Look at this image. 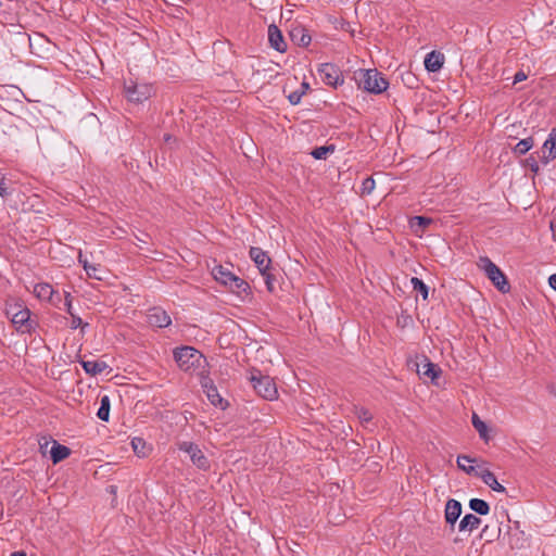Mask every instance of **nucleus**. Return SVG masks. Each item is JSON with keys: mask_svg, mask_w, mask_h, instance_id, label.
<instances>
[{"mask_svg": "<svg viewBox=\"0 0 556 556\" xmlns=\"http://www.w3.org/2000/svg\"><path fill=\"white\" fill-rule=\"evenodd\" d=\"M212 275L216 281L228 287L231 283V281H238L237 276L223 265L214 266L212 269Z\"/></svg>", "mask_w": 556, "mask_h": 556, "instance_id": "obj_17", "label": "nucleus"}, {"mask_svg": "<svg viewBox=\"0 0 556 556\" xmlns=\"http://www.w3.org/2000/svg\"><path fill=\"white\" fill-rule=\"evenodd\" d=\"M431 219L425 216H415L412 219V226H419L421 228H426L431 224Z\"/></svg>", "mask_w": 556, "mask_h": 556, "instance_id": "obj_35", "label": "nucleus"}, {"mask_svg": "<svg viewBox=\"0 0 556 556\" xmlns=\"http://www.w3.org/2000/svg\"><path fill=\"white\" fill-rule=\"evenodd\" d=\"M51 460L53 464H58L71 455V448L66 445H62L58 443L55 440H52V446L49 451Z\"/></svg>", "mask_w": 556, "mask_h": 556, "instance_id": "obj_20", "label": "nucleus"}, {"mask_svg": "<svg viewBox=\"0 0 556 556\" xmlns=\"http://www.w3.org/2000/svg\"><path fill=\"white\" fill-rule=\"evenodd\" d=\"M410 283L413 286V289L422 295L424 300L428 299L429 288L421 279L413 277L410 279Z\"/></svg>", "mask_w": 556, "mask_h": 556, "instance_id": "obj_30", "label": "nucleus"}, {"mask_svg": "<svg viewBox=\"0 0 556 556\" xmlns=\"http://www.w3.org/2000/svg\"><path fill=\"white\" fill-rule=\"evenodd\" d=\"M111 400L109 395H103L100 400V407L97 412V417L102 421L110 419Z\"/></svg>", "mask_w": 556, "mask_h": 556, "instance_id": "obj_25", "label": "nucleus"}, {"mask_svg": "<svg viewBox=\"0 0 556 556\" xmlns=\"http://www.w3.org/2000/svg\"><path fill=\"white\" fill-rule=\"evenodd\" d=\"M473 428L478 431L480 438L484 441H489L488 426L482 421L479 416L473 413L471 417Z\"/></svg>", "mask_w": 556, "mask_h": 556, "instance_id": "obj_26", "label": "nucleus"}, {"mask_svg": "<svg viewBox=\"0 0 556 556\" xmlns=\"http://www.w3.org/2000/svg\"><path fill=\"white\" fill-rule=\"evenodd\" d=\"M101 1H102L103 3H106V2H108V0H101Z\"/></svg>", "mask_w": 556, "mask_h": 556, "instance_id": "obj_50", "label": "nucleus"}, {"mask_svg": "<svg viewBox=\"0 0 556 556\" xmlns=\"http://www.w3.org/2000/svg\"><path fill=\"white\" fill-rule=\"evenodd\" d=\"M268 41L270 47L278 52H285L287 50V43L281 30L275 24L268 26Z\"/></svg>", "mask_w": 556, "mask_h": 556, "instance_id": "obj_16", "label": "nucleus"}, {"mask_svg": "<svg viewBox=\"0 0 556 556\" xmlns=\"http://www.w3.org/2000/svg\"><path fill=\"white\" fill-rule=\"evenodd\" d=\"M237 280L238 281H231L229 287L237 291H245L247 288L249 287V285L243 279L239 278L238 276H237Z\"/></svg>", "mask_w": 556, "mask_h": 556, "instance_id": "obj_37", "label": "nucleus"}, {"mask_svg": "<svg viewBox=\"0 0 556 556\" xmlns=\"http://www.w3.org/2000/svg\"><path fill=\"white\" fill-rule=\"evenodd\" d=\"M5 313L17 331L29 333L34 329L30 320V311L22 303H7Z\"/></svg>", "mask_w": 556, "mask_h": 556, "instance_id": "obj_4", "label": "nucleus"}, {"mask_svg": "<svg viewBox=\"0 0 556 556\" xmlns=\"http://www.w3.org/2000/svg\"><path fill=\"white\" fill-rule=\"evenodd\" d=\"M78 261L79 263L83 265L84 269L86 270L87 275L90 277V278H94V279H101V277L94 273H91L89 271V268H90V265L88 263V261L86 258H84L81 252H79V255H78Z\"/></svg>", "mask_w": 556, "mask_h": 556, "instance_id": "obj_34", "label": "nucleus"}, {"mask_svg": "<svg viewBox=\"0 0 556 556\" xmlns=\"http://www.w3.org/2000/svg\"><path fill=\"white\" fill-rule=\"evenodd\" d=\"M334 151L333 146H323L315 148L311 155L316 160H325L328 153H331Z\"/></svg>", "mask_w": 556, "mask_h": 556, "instance_id": "obj_31", "label": "nucleus"}, {"mask_svg": "<svg viewBox=\"0 0 556 556\" xmlns=\"http://www.w3.org/2000/svg\"><path fill=\"white\" fill-rule=\"evenodd\" d=\"M441 372L440 367L428 359H426V363L422 365V370H419V374L430 378L433 382L440 377Z\"/></svg>", "mask_w": 556, "mask_h": 556, "instance_id": "obj_24", "label": "nucleus"}, {"mask_svg": "<svg viewBox=\"0 0 556 556\" xmlns=\"http://www.w3.org/2000/svg\"><path fill=\"white\" fill-rule=\"evenodd\" d=\"M462 515V504L457 500L450 498L445 504L444 518L446 523L454 528Z\"/></svg>", "mask_w": 556, "mask_h": 556, "instance_id": "obj_14", "label": "nucleus"}, {"mask_svg": "<svg viewBox=\"0 0 556 556\" xmlns=\"http://www.w3.org/2000/svg\"><path fill=\"white\" fill-rule=\"evenodd\" d=\"M251 260L255 263L261 274H265L270 269L271 260L261 248L252 247L249 251Z\"/></svg>", "mask_w": 556, "mask_h": 556, "instance_id": "obj_11", "label": "nucleus"}, {"mask_svg": "<svg viewBox=\"0 0 556 556\" xmlns=\"http://www.w3.org/2000/svg\"><path fill=\"white\" fill-rule=\"evenodd\" d=\"M71 317H72V321H71V328L72 329H77L78 327H87L88 324H83V320L79 316H77L76 314H71Z\"/></svg>", "mask_w": 556, "mask_h": 556, "instance_id": "obj_40", "label": "nucleus"}, {"mask_svg": "<svg viewBox=\"0 0 556 556\" xmlns=\"http://www.w3.org/2000/svg\"><path fill=\"white\" fill-rule=\"evenodd\" d=\"M464 462H465V460H463V462H462V464H463L465 467H469V466H468V463H465V464H464Z\"/></svg>", "mask_w": 556, "mask_h": 556, "instance_id": "obj_49", "label": "nucleus"}, {"mask_svg": "<svg viewBox=\"0 0 556 556\" xmlns=\"http://www.w3.org/2000/svg\"><path fill=\"white\" fill-rule=\"evenodd\" d=\"M11 194H12V192H11V190L8 188V186L5 184V179L3 177L0 178V197L7 198V197H9Z\"/></svg>", "mask_w": 556, "mask_h": 556, "instance_id": "obj_41", "label": "nucleus"}, {"mask_svg": "<svg viewBox=\"0 0 556 556\" xmlns=\"http://www.w3.org/2000/svg\"><path fill=\"white\" fill-rule=\"evenodd\" d=\"M11 556H27L25 552L18 551L11 554Z\"/></svg>", "mask_w": 556, "mask_h": 556, "instance_id": "obj_48", "label": "nucleus"}, {"mask_svg": "<svg viewBox=\"0 0 556 556\" xmlns=\"http://www.w3.org/2000/svg\"><path fill=\"white\" fill-rule=\"evenodd\" d=\"M556 159V128H553L547 139L542 146L540 160L543 164H548Z\"/></svg>", "mask_w": 556, "mask_h": 556, "instance_id": "obj_10", "label": "nucleus"}, {"mask_svg": "<svg viewBox=\"0 0 556 556\" xmlns=\"http://www.w3.org/2000/svg\"><path fill=\"white\" fill-rule=\"evenodd\" d=\"M425 67L429 72H438L442 68L444 63V55L440 52L432 51L425 58Z\"/></svg>", "mask_w": 556, "mask_h": 556, "instance_id": "obj_21", "label": "nucleus"}, {"mask_svg": "<svg viewBox=\"0 0 556 556\" xmlns=\"http://www.w3.org/2000/svg\"><path fill=\"white\" fill-rule=\"evenodd\" d=\"M318 73L321 80L333 88L341 86L344 83L342 72L338 66L331 63H324L319 66Z\"/></svg>", "mask_w": 556, "mask_h": 556, "instance_id": "obj_9", "label": "nucleus"}, {"mask_svg": "<svg viewBox=\"0 0 556 556\" xmlns=\"http://www.w3.org/2000/svg\"><path fill=\"white\" fill-rule=\"evenodd\" d=\"M52 440L51 438H47V437H42L40 440H39V450H40V453L42 455H46L47 452H48V446L50 443H52Z\"/></svg>", "mask_w": 556, "mask_h": 556, "instance_id": "obj_38", "label": "nucleus"}, {"mask_svg": "<svg viewBox=\"0 0 556 556\" xmlns=\"http://www.w3.org/2000/svg\"><path fill=\"white\" fill-rule=\"evenodd\" d=\"M469 507L471 510L482 516H485L490 513L489 504L481 498H471L469 501Z\"/></svg>", "mask_w": 556, "mask_h": 556, "instance_id": "obj_27", "label": "nucleus"}, {"mask_svg": "<svg viewBox=\"0 0 556 556\" xmlns=\"http://www.w3.org/2000/svg\"><path fill=\"white\" fill-rule=\"evenodd\" d=\"M548 283L556 291V274L549 276Z\"/></svg>", "mask_w": 556, "mask_h": 556, "instance_id": "obj_45", "label": "nucleus"}, {"mask_svg": "<svg viewBox=\"0 0 556 556\" xmlns=\"http://www.w3.org/2000/svg\"><path fill=\"white\" fill-rule=\"evenodd\" d=\"M131 446H132L134 452L138 456H146V442H144L143 439H141V438H134L131 440Z\"/></svg>", "mask_w": 556, "mask_h": 556, "instance_id": "obj_32", "label": "nucleus"}, {"mask_svg": "<svg viewBox=\"0 0 556 556\" xmlns=\"http://www.w3.org/2000/svg\"><path fill=\"white\" fill-rule=\"evenodd\" d=\"M147 317L148 323L154 327L165 328L172 324L169 315L161 307H153L149 309Z\"/></svg>", "mask_w": 556, "mask_h": 556, "instance_id": "obj_12", "label": "nucleus"}, {"mask_svg": "<svg viewBox=\"0 0 556 556\" xmlns=\"http://www.w3.org/2000/svg\"><path fill=\"white\" fill-rule=\"evenodd\" d=\"M291 40L299 47H307L311 41V35L303 26L293 27L290 31Z\"/></svg>", "mask_w": 556, "mask_h": 556, "instance_id": "obj_18", "label": "nucleus"}, {"mask_svg": "<svg viewBox=\"0 0 556 556\" xmlns=\"http://www.w3.org/2000/svg\"><path fill=\"white\" fill-rule=\"evenodd\" d=\"M481 523V519L473 514H467L460 520L458 528L459 531H473Z\"/></svg>", "mask_w": 556, "mask_h": 556, "instance_id": "obj_23", "label": "nucleus"}, {"mask_svg": "<svg viewBox=\"0 0 556 556\" xmlns=\"http://www.w3.org/2000/svg\"><path fill=\"white\" fill-rule=\"evenodd\" d=\"M178 450L185 452L189 455L192 464L201 469L208 470L210 469V460L201 451L198 444L189 441H182L177 444Z\"/></svg>", "mask_w": 556, "mask_h": 556, "instance_id": "obj_8", "label": "nucleus"}, {"mask_svg": "<svg viewBox=\"0 0 556 556\" xmlns=\"http://www.w3.org/2000/svg\"><path fill=\"white\" fill-rule=\"evenodd\" d=\"M174 357L184 371L194 372L206 365L204 355L192 346H182L174 351Z\"/></svg>", "mask_w": 556, "mask_h": 556, "instance_id": "obj_1", "label": "nucleus"}, {"mask_svg": "<svg viewBox=\"0 0 556 556\" xmlns=\"http://www.w3.org/2000/svg\"><path fill=\"white\" fill-rule=\"evenodd\" d=\"M263 277H264V280H265V285L267 287V290L269 292H273L275 287H274V282H275V277L269 273V270H266L265 274H261Z\"/></svg>", "mask_w": 556, "mask_h": 556, "instance_id": "obj_36", "label": "nucleus"}, {"mask_svg": "<svg viewBox=\"0 0 556 556\" xmlns=\"http://www.w3.org/2000/svg\"><path fill=\"white\" fill-rule=\"evenodd\" d=\"M533 147V139L531 137L520 140L514 148V152L519 155L526 154Z\"/></svg>", "mask_w": 556, "mask_h": 556, "instance_id": "obj_29", "label": "nucleus"}, {"mask_svg": "<svg viewBox=\"0 0 556 556\" xmlns=\"http://www.w3.org/2000/svg\"><path fill=\"white\" fill-rule=\"evenodd\" d=\"M124 90L128 101L134 103H141L148 100L154 92L152 85L146 83H136L132 80L125 81Z\"/></svg>", "mask_w": 556, "mask_h": 556, "instance_id": "obj_7", "label": "nucleus"}, {"mask_svg": "<svg viewBox=\"0 0 556 556\" xmlns=\"http://www.w3.org/2000/svg\"><path fill=\"white\" fill-rule=\"evenodd\" d=\"M81 366L91 376L100 375L108 368V364L103 361H81Z\"/></svg>", "mask_w": 556, "mask_h": 556, "instance_id": "obj_22", "label": "nucleus"}, {"mask_svg": "<svg viewBox=\"0 0 556 556\" xmlns=\"http://www.w3.org/2000/svg\"><path fill=\"white\" fill-rule=\"evenodd\" d=\"M515 526H516L515 531L508 532V536H509L508 544H509L510 548H513V549H515V548L521 549L526 546L527 539H526L525 532L519 529V521H516Z\"/></svg>", "mask_w": 556, "mask_h": 556, "instance_id": "obj_19", "label": "nucleus"}, {"mask_svg": "<svg viewBox=\"0 0 556 556\" xmlns=\"http://www.w3.org/2000/svg\"><path fill=\"white\" fill-rule=\"evenodd\" d=\"M250 382L256 393L265 400L273 401L277 399L278 391L274 380L269 376H264L258 370L251 372Z\"/></svg>", "mask_w": 556, "mask_h": 556, "instance_id": "obj_6", "label": "nucleus"}, {"mask_svg": "<svg viewBox=\"0 0 556 556\" xmlns=\"http://www.w3.org/2000/svg\"><path fill=\"white\" fill-rule=\"evenodd\" d=\"M478 267L484 271L485 276L492 281V283L498 291L503 293L509 291L510 286L506 276L501 270V268L496 264H494L488 256H482L479 258Z\"/></svg>", "mask_w": 556, "mask_h": 556, "instance_id": "obj_5", "label": "nucleus"}, {"mask_svg": "<svg viewBox=\"0 0 556 556\" xmlns=\"http://www.w3.org/2000/svg\"><path fill=\"white\" fill-rule=\"evenodd\" d=\"M309 89V85L306 81H303L301 84V88L292 91L288 94V100L292 105H296L301 102L302 97L306 93V91Z\"/></svg>", "mask_w": 556, "mask_h": 556, "instance_id": "obj_28", "label": "nucleus"}, {"mask_svg": "<svg viewBox=\"0 0 556 556\" xmlns=\"http://www.w3.org/2000/svg\"><path fill=\"white\" fill-rule=\"evenodd\" d=\"M527 163L528 165L530 166L531 170L534 172V173H538L539 169H540V166H539V163L538 161L533 157V156H530L528 160H527Z\"/></svg>", "mask_w": 556, "mask_h": 556, "instance_id": "obj_44", "label": "nucleus"}, {"mask_svg": "<svg viewBox=\"0 0 556 556\" xmlns=\"http://www.w3.org/2000/svg\"><path fill=\"white\" fill-rule=\"evenodd\" d=\"M34 294L39 300L49 301L54 306H58L59 302L61 301L60 296H58V299L54 300V290L52 286L47 282H40L35 285Z\"/></svg>", "mask_w": 556, "mask_h": 556, "instance_id": "obj_13", "label": "nucleus"}, {"mask_svg": "<svg viewBox=\"0 0 556 556\" xmlns=\"http://www.w3.org/2000/svg\"><path fill=\"white\" fill-rule=\"evenodd\" d=\"M463 460H466L467 463H473L475 459L467 455H459L457 457L458 467L462 470H464L466 473L475 475V476L479 477L483 481V483H485L494 492H498V493L506 492V488L497 481L495 475L492 471H490L489 469H479L478 467H475L471 465L469 467H465L462 464Z\"/></svg>", "mask_w": 556, "mask_h": 556, "instance_id": "obj_3", "label": "nucleus"}, {"mask_svg": "<svg viewBox=\"0 0 556 556\" xmlns=\"http://www.w3.org/2000/svg\"><path fill=\"white\" fill-rule=\"evenodd\" d=\"M376 187L375 179L367 177L362 182V194H370Z\"/></svg>", "mask_w": 556, "mask_h": 556, "instance_id": "obj_33", "label": "nucleus"}, {"mask_svg": "<svg viewBox=\"0 0 556 556\" xmlns=\"http://www.w3.org/2000/svg\"><path fill=\"white\" fill-rule=\"evenodd\" d=\"M354 78L359 88L370 93H381L387 90L389 83L377 70H358Z\"/></svg>", "mask_w": 556, "mask_h": 556, "instance_id": "obj_2", "label": "nucleus"}, {"mask_svg": "<svg viewBox=\"0 0 556 556\" xmlns=\"http://www.w3.org/2000/svg\"><path fill=\"white\" fill-rule=\"evenodd\" d=\"M356 414L358 416V418L362 420V421H365V422H368L371 420L372 416L371 414L369 413V410L361 407V408H357L356 410Z\"/></svg>", "mask_w": 556, "mask_h": 556, "instance_id": "obj_39", "label": "nucleus"}, {"mask_svg": "<svg viewBox=\"0 0 556 556\" xmlns=\"http://www.w3.org/2000/svg\"><path fill=\"white\" fill-rule=\"evenodd\" d=\"M163 139L166 143H170L172 141H175V138L169 134H165Z\"/></svg>", "mask_w": 556, "mask_h": 556, "instance_id": "obj_46", "label": "nucleus"}, {"mask_svg": "<svg viewBox=\"0 0 556 556\" xmlns=\"http://www.w3.org/2000/svg\"><path fill=\"white\" fill-rule=\"evenodd\" d=\"M64 308L67 312V314H74L73 312V305H72V296L70 292H65V299H64Z\"/></svg>", "mask_w": 556, "mask_h": 556, "instance_id": "obj_42", "label": "nucleus"}, {"mask_svg": "<svg viewBox=\"0 0 556 556\" xmlns=\"http://www.w3.org/2000/svg\"><path fill=\"white\" fill-rule=\"evenodd\" d=\"M99 270H100V269H99V267H98V266L92 265V264L90 265L89 271L94 273V274H97V275H98V271H99Z\"/></svg>", "mask_w": 556, "mask_h": 556, "instance_id": "obj_47", "label": "nucleus"}, {"mask_svg": "<svg viewBox=\"0 0 556 556\" xmlns=\"http://www.w3.org/2000/svg\"><path fill=\"white\" fill-rule=\"evenodd\" d=\"M201 386L203 388V391L205 392L208 401L214 405H220L223 402L222 396L218 393V390L216 386L214 384L213 380L207 376H202L201 379Z\"/></svg>", "mask_w": 556, "mask_h": 556, "instance_id": "obj_15", "label": "nucleus"}, {"mask_svg": "<svg viewBox=\"0 0 556 556\" xmlns=\"http://www.w3.org/2000/svg\"><path fill=\"white\" fill-rule=\"evenodd\" d=\"M527 77H528V75L523 71H518L514 76L513 84L516 85L518 83H521V81L526 80Z\"/></svg>", "mask_w": 556, "mask_h": 556, "instance_id": "obj_43", "label": "nucleus"}]
</instances>
